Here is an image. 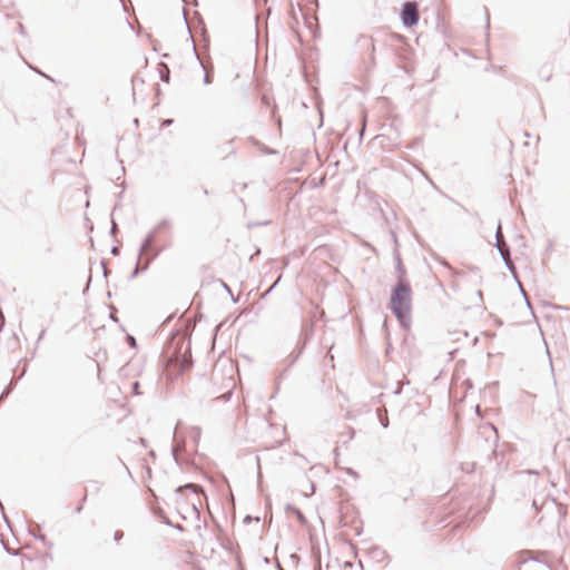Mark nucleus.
I'll list each match as a JSON object with an SVG mask.
<instances>
[{
  "label": "nucleus",
  "mask_w": 570,
  "mask_h": 570,
  "mask_svg": "<svg viewBox=\"0 0 570 570\" xmlns=\"http://www.w3.org/2000/svg\"><path fill=\"white\" fill-rule=\"evenodd\" d=\"M494 246L497 247L498 250L509 249V247L505 244V240H504V237H503L500 224L498 225V228L495 230V243H494Z\"/></svg>",
  "instance_id": "obj_6"
},
{
  "label": "nucleus",
  "mask_w": 570,
  "mask_h": 570,
  "mask_svg": "<svg viewBox=\"0 0 570 570\" xmlns=\"http://www.w3.org/2000/svg\"><path fill=\"white\" fill-rule=\"evenodd\" d=\"M119 252H116V250H112L111 254L112 255H117Z\"/></svg>",
  "instance_id": "obj_30"
},
{
  "label": "nucleus",
  "mask_w": 570,
  "mask_h": 570,
  "mask_svg": "<svg viewBox=\"0 0 570 570\" xmlns=\"http://www.w3.org/2000/svg\"><path fill=\"white\" fill-rule=\"evenodd\" d=\"M4 325V317H3V314L0 312V330L3 327Z\"/></svg>",
  "instance_id": "obj_16"
},
{
  "label": "nucleus",
  "mask_w": 570,
  "mask_h": 570,
  "mask_svg": "<svg viewBox=\"0 0 570 570\" xmlns=\"http://www.w3.org/2000/svg\"><path fill=\"white\" fill-rule=\"evenodd\" d=\"M160 67L165 69V71H160V80L164 81V82H169V69L167 68V66L165 63H160Z\"/></svg>",
  "instance_id": "obj_7"
},
{
  "label": "nucleus",
  "mask_w": 570,
  "mask_h": 570,
  "mask_svg": "<svg viewBox=\"0 0 570 570\" xmlns=\"http://www.w3.org/2000/svg\"><path fill=\"white\" fill-rule=\"evenodd\" d=\"M296 514H297V519H299L302 522L304 521V517L303 514L301 513V511H296Z\"/></svg>",
  "instance_id": "obj_18"
},
{
  "label": "nucleus",
  "mask_w": 570,
  "mask_h": 570,
  "mask_svg": "<svg viewBox=\"0 0 570 570\" xmlns=\"http://www.w3.org/2000/svg\"><path fill=\"white\" fill-rule=\"evenodd\" d=\"M185 488H188V489H195L196 485L195 484H191V483H188L187 485H185Z\"/></svg>",
  "instance_id": "obj_20"
},
{
  "label": "nucleus",
  "mask_w": 570,
  "mask_h": 570,
  "mask_svg": "<svg viewBox=\"0 0 570 570\" xmlns=\"http://www.w3.org/2000/svg\"><path fill=\"white\" fill-rule=\"evenodd\" d=\"M122 537H124V533L121 531H116L115 532V540L116 541L120 540Z\"/></svg>",
  "instance_id": "obj_13"
},
{
  "label": "nucleus",
  "mask_w": 570,
  "mask_h": 570,
  "mask_svg": "<svg viewBox=\"0 0 570 570\" xmlns=\"http://www.w3.org/2000/svg\"><path fill=\"white\" fill-rule=\"evenodd\" d=\"M411 287L407 283L400 282L392 292L390 306L393 314L403 326L410 323Z\"/></svg>",
  "instance_id": "obj_1"
},
{
  "label": "nucleus",
  "mask_w": 570,
  "mask_h": 570,
  "mask_svg": "<svg viewBox=\"0 0 570 570\" xmlns=\"http://www.w3.org/2000/svg\"><path fill=\"white\" fill-rule=\"evenodd\" d=\"M277 569L278 570H284L278 562H277Z\"/></svg>",
  "instance_id": "obj_27"
},
{
  "label": "nucleus",
  "mask_w": 570,
  "mask_h": 570,
  "mask_svg": "<svg viewBox=\"0 0 570 570\" xmlns=\"http://www.w3.org/2000/svg\"><path fill=\"white\" fill-rule=\"evenodd\" d=\"M132 392L136 394V395H139L140 392H139V383L138 382H134L132 383Z\"/></svg>",
  "instance_id": "obj_12"
},
{
  "label": "nucleus",
  "mask_w": 570,
  "mask_h": 570,
  "mask_svg": "<svg viewBox=\"0 0 570 570\" xmlns=\"http://www.w3.org/2000/svg\"><path fill=\"white\" fill-rule=\"evenodd\" d=\"M500 255H501V258L503 259L507 268L510 271V273L512 274V276L518 279V274H517V269H515V266L513 264V261L511 258V252H499ZM519 286H521L520 282L517 281Z\"/></svg>",
  "instance_id": "obj_5"
},
{
  "label": "nucleus",
  "mask_w": 570,
  "mask_h": 570,
  "mask_svg": "<svg viewBox=\"0 0 570 570\" xmlns=\"http://www.w3.org/2000/svg\"><path fill=\"white\" fill-rule=\"evenodd\" d=\"M151 252H138L137 255V265L132 272V277H135L140 269H146L150 263V261L155 257V255H149Z\"/></svg>",
  "instance_id": "obj_4"
},
{
  "label": "nucleus",
  "mask_w": 570,
  "mask_h": 570,
  "mask_svg": "<svg viewBox=\"0 0 570 570\" xmlns=\"http://www.w3.org/2000/svg\"><path fill=\"white\" fill-rule=\"evenodd\" d=\"M364 130H365V125H363V127H362V129L360 131L361 137L363 136Z\"/></svg>",
  "instance_id": "obj_23"
},
{
  "label": "nucleus",
  "mask_w": 570,
  "mask_h": 570,
  "mask_svg": "<svg viewBox=\"0 0 570 570\" xmlns=\"http://www.w3.org/2000/svg\"><path fill=\"white\" fill-rule=\"evenodd\" d=\"M212 81H213V79H212L210 73L205 69L204 83L209 85V83H212Z\"/></svg>",
  "instance_id": "obj_10"
},
{
  "label": "nucleus",
  "mask_w": 570,
  "mask_h": 570,
  "mask_svg": "<svg viewBox=\"0 0 570 570\" xmlns=\"http://www.w3.org/2000/svg\"><path fill=\"white\" fill-rule=\"evenodd\" d=\"M81 509H82V507H78V508H77V512H80V511H81Z\"/></svg>",
  "instance_id": "obj_31"
},
{
  "label": "nucleus",
  "mask_w": 570,
  "mask_h": 570,
  "mask_svg": "<svg viewBox=\"0 0 570 570\" xmlns=\"http://www.w3.org/2000/svg\"><path fill=\"white\" fill-rule=\"evenodd\" d=\"M101 265L105 266V262L104 261L101 262ZM106 272H107L106 267H104V273L106 274Z\"/></svg>",
  "instance_id": "obj_26"
},
{
  "label": "nucleus",
  "mask_w": 570,
  "mask_h": 570,
  "mask_svg": "<svg viewBox=\"0 0 570 570\" xmlns=\"http://www.w3.org/2000/svg\"><path fill=\"white\" fill-rule=\"evenodd\" d=\"M420 19L417 3L414 1H406L401 10V21L405 28H411L417 24Z\"/></svg>",
  "instance_id": "obj_2"
},
{
  "label": "nucleus",
  "mask_w": 570,
  "mask_h": 570,
  "mask_svg": "<svg viewBox=\"0 0 570 570\" xmlns=\"http://www.w3.org/2000/svg\"><path fill=\"white\" fill-rule=\"evenodd\" d=\"M520 570H551V567L546 562L533 557V552L523 551L520 556Z\"/></svg>",
  "instance_id": "obj_3"
},
{
  "label": "nucleus",
  "mask_w": 570,
  "mask_h": 570,
  "mask_svg": "<svg viewBox=\"0 0 570 570\" xmlns=\"http://www.w3.org/2000/svg\"><path fill=\"white\" fill-rule=\"evenodd\" d=\"M547 355L549 356L550 367H551V370L553 371L552 361H551V358H550V351H549V348H548V347H547Z\"/></svg>",
  "instance_id": "obj_17"
},
{
  "label": "nucleus",
  "mask_w": 570,
  "mask_h": 570,
  "mask_svg": "<svg viewBox=\"0 0 570 570\" xmlns=\"http://www.w3.org/2000/svg\"><path fill=\"white\" fill-rule=\"evenodd\" d=\"M281 277L277 278V281L275 283H273V285L271 286V288L267 291V293H269L276 285L277 283L279 282Z\"/></svg>",
  "instance_id": "obj_19"
},
{
  "label": "nucleus",
  "mask_w": 570,
  "mask_h": 570,
  "mask_svg": "<svg viewBox=\"0 0 570 570\" xmlns=\"http://www.w3.org/2000/svg\"><path fill=\"white\" fill-rule=\"evenodd\" d=\"M219 284H220L222 288L225 291V293H226V294H228V295L230 296V299H232L234 303H236V302H237V299L234 297V295H233V292H232L230 287H229L225 282H223V281H219Z\"/></svg>",
  "instance_id": "obj_8"
},
{
  "label": "nucleus",
  "mask_w": 570,
  "mask_h": 570,
  "mask_svg": "<svg viewBox=\"0 0 570 570\" xmlns=\"http://www.w3.org/2000/svg\"><path fill=\"white\" fill-rule=\"evenodd\" d=\"M150 242H151V235H148L146 237V239L141 243L139 249H149V245H150Z\"/></svg>",
  "instance_id": "obj_9"
},
{
  "label": "nucleus",
  "mask_w": 570,
  "mask_h": 570,
  "mask_svg": "<svg viewBox=\"0 0 570 570\" xmlns=\"http://www.w3.org/2000/svg\"><path fill=\"white\" fill-rule=\"evenodd\" d=\"M167 224H168V222H167V220H163V222L160 223V225H159V226H165V225H167Z\"/></svg>",
  "instance_id": "obj_25"
},
{
  "label": "nucleus",
  "mask_w": 570,
  "mask_h": 570,
  "mask_svg": "<svg viewBox=\"0 0 570 570\" xmlns=\"http://www.w3.org/2000/svg\"><path fill=\"white\" fill-rule=\"evenodd\" d=\"M128 342H129V344H130L131 346H135V345H136V340H135V337H132V336H130V335L128 336Z\"/></svg>",
  "instance_id": "obj_15"
},
{
  "label": "nucleus",
  "mask_w": 570,
  "mask_h": 570,
  "mask_svg": "<svg viewBox=\"0 0 570 570\" xmlns=\"http://www.w3.org/2000/svg\"><path fill=\"white\" fill-rule=\"evenodd\" d=\"M18 27H19L20 32L23 33V31H24L23 24L19 23Z\"/></svg>",
  "instance_id": "obj_21"
},
{
  "label": "nucleus",
  "mask_w": 570,
  "mask_h": 570,
  "mask_svg": "<svg viewBox=\"0 0 570 570\" xmlns=\"http://www.w3.org/2000/svg\"><path fill=\"white\" fill-rule=\"evenodd\" d=\"M370 41H371V48H372V57H371V59L374 60L373 53H374V50H375V46H374V40H373L372 37L370 38Z\"/></svg>",
  "instance_id": "obj_14"
},
{
  "label": "nucleus",
  "mask_w": 570,
  "mask_h": 570,
  "mask_svg": "<svg viewBox=\"0 0 570 570\" xmlns=\"http://www.w3.org/2000/svg\"><path fill=\"white\" fill-rule=\"evenodd\" d=\"M475 410H476L478 413H480V406L479 405H476Z\"/></svg>",
  "instance_id": "obj_29"
},
{
  "label": "nucleus",
  "mask_w": 570,
  "mask_h": 570,
  "mask_svg": "<svg viewBox=\"0 0 570 570\" xmlns=\"http://www.w3.org/2000/svg\"><path fill=\"white\" fill-rule=\"evenodd\" d=\"M476 295L479 296L480 299H482V292L481 291H478Z\"/></svg>",
  "instance_id": "obj_22"
},
{
  "label": "nucleus",
  "mask_w": 570,
  "mask_h": 570,
  "mask_svg": "<svg viewBox=\"0 0 570 570\" xmlns=\"http://www.w3.org/2000/svg\"><path fill=\"white\" fill-rule=\"evenodd\" d=\"M268 223H269V220H264V222H261V223H253V222H249V223L247 224V226H248L249 228H252V227H256V226L267 225Z\"/></svg>",
  "instance_id": "obj_11"
},
{
  "label": "nucleus",
  "mask_w": 570,
  "mask_h": 570,
  "mask_svg": "<svg viewBox=\"0 0 570 570\" xmlns=\"http://www.w3.org/2000/svg\"><path fill=\"white\" fill-rule=\"evenodd\" d=\"M7 394H8V392L3 393V394L0 396V401H1V400H2V397H3L4 395H7Z\"/></svg>",
  "instance_id": "obj_28"
},
{
  "label": "nucleus",
  "mask_w": 570,
  "mask_h": 570,
  "mask_svg": "<svg viewBox=\"0 0 570 570\" xmlns=\"http://www.w3.org/2000/svg\"><path fill=\"white\" fill-rule=\"evenodd\" d=\"M165 124H166V125H170V124H173V119L165 120Z\"/></svg>",
  "instance_id": "obj_24"
}]
</instances>
